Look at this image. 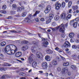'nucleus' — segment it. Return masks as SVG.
I'll return each mask as SVG.
<instances>
[{
	"instance_id": "nucleus-1",
	"label": "nucleus",
	"mask_w": 79,
	"mask_h": 79,
	"mask_svg": "<svg viewBox=\"0 0 79 79\" xmlns=\"http://www.w3.org/2000/svg\"><path fill=\"white\" fill-rule=\"evenodd\" d=\"M58 27H59V28L60 27V29H59V32H60L62 33H64V32L65 28H64V25L61 24L60 25L58 26Z\"/></svg>"
},
{
	"instance_id": "nucleus-2",
	"label": "nucleus",
	"mask_w": 79,
	"mask_h": 79,
	"mask_svg": "<svg viewBox=\"0 0 79 79\" xmlns=\"http://www.w3.org/2000/svg\"><path fill=\"white\" fill-rule=\"evenodd\" d=\"M34 56L33 54H30L28 59V61L29 63L30 64L32 62V61H33V59H34Z\"/></svg>"
},
{
	"instance_id": "nucleus-3",
	"label": "nucleus",
	"mask_w": 79,
	"mask_h": 79,
	"mask_svg": "<svg viewBox=\"0 0 79 79\" xmlns=\"http://www.w3.org/2000/svg\"><path fill=\"white\" fill-rule=\"evenodd\" d=\"M32 17V15H29L28 16V17H27L24 20L25 22H26V23H30L31 21V18Z\"/></svg>"
},
{
	"instance_id": "nucleus-4",
	"label": "nucleus",
	"mask_w": 79,
	"mask_h": 79,
	"mask_svg": "<svg viewBox=\"0 0 79 79\" xmlns=\"http://www.w3.org/2000/svg\"><path fill=\"white\" fill-rule=\"evenodd\" d=\"M51 9V6H48L46 8V10L44 11V13L47 14V13H49L50 11V10Z\"/></svg>"
},
{
	"instance_id": "nucleus-5",
	"label": "nucleus",
	"mask_w": 79,
	"mask_h": 79,
	"mask_svg": "<svg viewBox=\"0 0 79 79\" xmlns=\"http://www.w3.org/2000/svg\"><path fill=\"white\" fill-rule=\"evenodd\" d=\"M42 66L44 69H47L48 67V64H47V63L45 62H43L42 63Z\"/></svg>"
},
{
	"instance_id": "nucleus-6",
	"label": "nucleus",
	"mask_w": 79,
	"mask_h": 79,
	"mask_svg": "<svg viewBox=\"0 0 79 79\" xmlns=\"http://www.w3.org/2000/svg\"><path fill=\"white\" fill-rule=\"evenodd\" d=\"M63 46L64 47L68 48V47H70L71 46V44L69 42L66 41L64 42V44Z\"/></svg>"
},
{
	"instance_id": "nucleus-7",
	"label": "nucleus",
	"mask_w": 79,
	"mask_h": 79,
	"mask_svg": "<svg viewBox=\"0 0 79 79\" xmlns=\"http://www.w3.org/2000/svg\"><path fill=\"white\" fill-rule=\"evenodd\" d=\"M36 55L37 57L38 58H42V53H41V52H37L36 53Z\"/></svg>"
},
{
	"instance_id": "nucleus-8",
	"label": "nucleus",
	"mask_w": 79,
	"mask_h": 79,
	"mask_svg": "<svg viewBox=\"0 0 79 79\" xmlns=\"http://www.w3.org/2000/svg\"><path fill=\"white\" fill-rule=\"evenodd\" d=\"M21 55H22V52H17L15 53V56L17 57V58H19V57H20V56H21Z\"/></svg>"
},
{
	"instance_id": "nucleus-9",
	"label": "nucleus",
	"mask_w": 79,
	"mask_h": 79,
	"mask_svg": "<svg viewBox=\"0 0 79 79\" xmlns=\"http://www.w3.org/2000/svg\"><path fill=\"white\" fill-rule=\"evenodd\" d=\"M66 16H67L66 14L63 13L60 15V18L61 19H65L66 17Z\"/></svg>"
},
{
	"instance_id": "nucleus-10",
	"label": "nucleus",
	"mask_w": 79,
	"mask_h": 79,
	"mask_svg": "<svg viewBox=\"0 0 79 79\" xmlns=\"http://www.w3.org/2000/svg\"><path fill=\"white\" fill-rule=\"evenodd\" d=\"M42 46L44 47H47V46L48 45V42L46 41L42 43Z\"/></svg>"
},
{
	"instance_id": "nucleus-11",
	"label": "nucleus",
	"mask_w": 79,
	"mask_h": 79,
	"mask_svg": "<svg viewBox=\"0 0 79 79\" xmlns=\"http://www.w3.org/2000/svg\"><path fill=\"white\" fill-rule=\"evenodd\" d=\"M12 51L13 50H11V49L10 50L6 51V52L8 55H13V52H12Z\"/></svg>"
},
{
	"instance_id": "nucleus-12",
	"label": "nucleus",
	"mask_w": 79,
	"mask_h": 79,
	"mask_svg": "<svg viewBox=\"0 0 79 79\" xmlns=\"http://www.w3.org/2000/svg\"><path fill=\"white\" fill-rule=\"evenodd\" d=\"M11 48L10 46V45H7L5 48V50L6 52V51H8V50H10Z\"/></svg>"
},
{
	"instance_id": "nucleus-13",
	"label": "nucleus",
	"mask_w": 79,
	"mask_h": 79,
	"mask_svg": "<svg viewBox=\"0 0 79 79\" xmlns=\"http://www.w3.org/2000/svg\"><path fill=\"white\" fill-rule=\"evenodd\" d=\"M11 48L10 46V45H7L5 48V50L6 52V51H8V50H10Z\"/></svg>"
},
{
	"instance_id": "nucleus-14",
	"label": "nucleus",
	"mask_w": 79,
	"mask_h": 79,
	"mask_svg": "<svg viewBox=\"0 0 79 79\" xmlns=\"http://www.w3.org/2000/svg\"><path fill=\"white\" fill-rule=\"evenodd\" d=\"M35 46L32 47L31 48V52L33 53H35L37 52V50H35Z\"/></svg>"
},
{
	"instance_id": "nucleus-15",
	"label": "nucleus",
	"mask_w": 79,
	"mask_h": 79,
	"mask_svg": "<svg viewBox=\"0 0 79 79\" xmlns=\"http://www.w3.org/2000/svg\"><path fill=\"white\" fill-rule=\"evenodd\" d=\"M46 52L48 54H50L53 53V51L49 49H47L46 50Z\"/></svg>"
},
{
	"instance_id": "nucleus-16",
	"label": "nucleus",
	"mask_w": 79,
	"mask_h": 79,
	"mask_svg": "<svg viewBox=\"0 0 79 79\" xmlns=\"http://www.w3.org/2000/svg\"><path fill=\"white\" fill-rule=\"evenodd\" d=\"M57 63L58 62L56 59H54L52 61V64L53 65H57Z\"/></svg>"
},
{
	"instance_id": "nucleus-17",
	"label": "nucleus",
	"mask_w": 79,
	"mask_h": 79,
	"mask_svg": "<svg viewBox=\"0 0 79 79\" xmlns=\"http://www.w3.org/2000/svg\"><path fill=\"white\" fill-rule=\"evenodd\" d=\"M45 59L46 61H50V57L49 56H45Z\"/></svg>"
},
{
	"instance_id": "nucleus-18",
	"label": "nucleus",
	"mask_w": 79,
	"mask_h": 79,
	"mask_svg": "<svg viewBox=\"0 0 79 79\" xmlns=\"http://www.w3.org/2000/svg\"><path fill=\"white\" fill-rule=\"evenodd\" d=\"M27 46H23V47L21 48V49L22 51H25V50H26L28 48Z\"/></svg>"
},
{
	"instance_id": "nucleus-19",
	"label": "nucleus",
	"mask_w": 79,
	"mask_h": 79,
	"mask_svg": "<svg viewBox=\"0 0 79 79\" xmlns=\"http://www.w3.org/2000/svg\"><path fill=\"white\" fill-rule=\"evenodd\" d=\"M5 45H6V42L5 41L2 42L0 44L1 47H4V46H5Z\"/></svg>"
},
{
	"instance_id": "nucleus-20",
	"label": "nucleus",
	"mask_w": 79,
	"mask_h": 79,
	"mask_svg": "<svg viewBox=\"0 0 79 79\" xmlns=\"http://www.w3.org/2000/svg\"><path fill=\"white\" fill-rule=\"evenodd\" d=\"M74 36V33L73 32H71L69 35V36L70 38H73Z\"/></svg>"
},
{
	"instance_id": "nucleus-21",
	"label": "nucleus",
	"mask_w": 79,
	"mask_h": 79,
	"mask_svg": "<svg viewBox=\"0 0 79 79\" xmlns=\"http://www.w3.org/2000/svg\"><path fill=\"white\" fill-rule=\"evenodd\" d=\"M71 16H72V15L71 14H69L68 15V16L66 17V19L67 20H68L69 19H70L71 18Z\"/></svg>"
},
{
	"instance_id": "nucleus-22",
	"label": "nucleus",
	"mask_w": 79,
	"mask_h": 79,
	"mask_svg": "<svg viewBox=\"0 0 79 79\" xmlns=\"http://www.w3.org/2000/svg\"><path fill=\"white\" fill-rule=\"evenodd\" d=\"M53 14H50L49 15V17L50 18L49 19L52 20V19H53Z\"/></svg>"
},
{
	"instance_id": "nucleus-23",
	"label": "nucleus",
	"mask_w": 79,
	"mask_h": 79,
	"mask_svg": "<svg viewBox=\"0 0 79 79\" xmlns=\"http://www.w3.org/2000/svg\"><path fill=\"white\" fill-rule=\"evenodd\" d=\"M37 66V62H33L32 64V66L33 68H35Z\"/></svg>"
},
{
	"instance_id": "nucleus-24",
	"label": "nucleus",
	"mask_w": 79,
	"mask_h": 79,
	"mask_svg": "<svg viewBox=\"0 0 79 79\" xmlns=\"http://www.w3.org/2000/svg\"><path fill=\"white\" fill-rule=\"evenodd\" d=\"M59 27H57L55 28H52V31H57L59 29Z\"/></svg>"
},
{
	"instance_id": "nucleus-25",
	"label": "nucleus",
	"mask_w": 79,
	"mask_h": 79,
	"mask_svg": "<svg viewBox=\"0 0 79 79\" xmlns=\"http://www.w3.org/2000/svg\"><path fill=\"white\" fill-rule=\"evenodd\" d=\"M71 68L72 69H76L77 68L76 66L75 65H72L71 66Z\"/></svg>"
},
{
	"instance_id": "nucleus-26",
	"label": "nucleus",
	"mask_w": 79,
	"mask_h": 79,
	"mask_svg": "<svg viewBox=\"0 0 79 79\" xmlns=\"http://www.w3.org/2000/svg\"><path fill=\"white\" fill-rule=\"evenodd\" d=\"M60 18V16L58 15L55 16L54 17V19L56 20V21H58L59 19Z\"/></svg>"
},
{
	"instance_id": "nucleus-27",
	"label": "nucleus",
	"mask_w": 79,
	"mask_h": 79,
	"mask_svg": "<svg viewBox=\"0 0 79 79\" xmlns=\"http://www.w3.org/2000/svg\"><path fill=\"white\" fill-rule=\"evenodd\" d=\"M40 13V11H36L35 14L33 15V16H37V14H39Z\"/></svg>"
},
{
	"instance_id": "nucleus-28",
	"label": "nucleus",
	"mask_w": 79,
	"mask_h": 79,
	"mask_svg": "<svg viewBox=\"0 0 79 79\" xmlns=\"http://www.w3.org/2000/svg\"><path fill=\"white\" fill-rule=\"evenodd\" d=\"M4 65L5 66H11V64L7 63H5L4 64Z\"/></svg>"
},
{
	"instance_id": "nucleus-29",
	"label": "nucleus",
	"mask_w": 79,
	"mask_h": 79,
	"mask_svg": "<svg viewBox=\"0 0 79 79\" xmlns=\"http://www.w3.org/2000/svg\"><path fill=\"white\" fill-rule=\"evenodd\" d=\"M61 6H55V9L56 10H60V7Z\"/></svg>"
},
{
	"instance_id": "nucleus-30",
	"label": "nucleus",
	"mask_w": 79,
	"mask_h": 79,
	"mask_svg": "<svg viewBox=\"0 0 79 79\" xmlns=\"http://www.w3.org/2000/svg\"><path fill=\"white\" fill-rule=\"evenodd\" d=\"M9 46L11 50V49L12 48H13V47H16V46L13 44H10L9 45Z\"/></svg>"
},
{
	"instance_id": "nucleus-31",
	"label": "nucleus",
	"mask_w": 79,
	"mask_h": 79,
	"mask_svg": "<svg viewBox=\"0 0 79 79\" xmlns=\"http://www.w3.org/2000/svg\"><path fill=\"white\" fill-rule=\"evenodd\" d=\"M77 22H75L73 24V27H77Z\"/></svg>"
},
{
	"instance_id": "nucleus-32",
	"label": "nucleus",
	"mask_w": 79,
	"mask_h": 79,
	"mask_svg": "<svg viewBox=\"0 0 79 79\" xmlns=\"http://www.w3.org/2000/svg\"><path fill=\"white\" fill-rule=\"evenodd\" d=\"M0 13H3V14H6V11L5 10H0Z\"/></svg>"
},
{
	"instance_id": "nucleus-33",
	"label": "nucleus",
	"mask_w": 79,
	"mask_h": 79,
	"mask_svg": "<svg viewBox=\"0 0 79 79\" xmlns=\"http://www.w3.org/2000/svg\"><path fill=\"white\" fill-rule=\"evenodd\" d=\"M72 8H73V10H77V9L78 8V7H77V6H73L72 7Z\"/></svg>"
},
{
	"instance_id": "nucleus-34",
	"label": "nucleus",
	"mask_w": 79,
	"mask_h": 79,
	"mask_svg": "<svg viewBox=\"0 0 79 79\" xmlns=\"http://www.w3.org/2000/svg\"><path fill=\"white\" fill-rule=\"evenodd\" d=\"M55 6H61V4L60 3H58V2H56L55 4Z\"/></svg>"
},
{
	"instance_id": "nucleus-35",
	"label": "nucleus",
	"mask_w": 79,
	"mask_h": 79,
	"mask_svg": "<svg viewBox=\"0 0 79 79\" xmlns=\"http://www.w3.org/2000/svg\"><path fill=\"white\" fill-rule=\"evenodd\" d=\"M12 7L13 9H16V8H17V6L15 4H14L12 5Z\"/></svg>"
},
{
	"instance_id": "nucleus-36",
	"label": "nucleus",
	"mask_w": 79,
	"mask_h": 79,
	"mask_svg": "<svg viewBox=\"0 0 79 79\" xmlns=\"http://www.w3.org/2000/svg\"><path fill=\"white\" fill-rule=\"evenodd\" d=\"M51 19H49L48 20H47L46 21V24H49L50 22H51Z\"/></svg>"
},
{
	"instance_id": "nucleus-37",
	"label": "nucleus",
	"mask_w": 79,
	"mask_h": 79,
	"mask_svg": "<svg viewBox=\"0 0 79 79\" xmlns=\"http://www.w3.org/2000/svg\"><path fill=\"white\" fill-rule=\"evenodd\" d=\"M26 15H27V13L26 12H24L22 14V16L23 17H24V16H26Z\"/></svg>"
},
{
	"instance_id": "nucleus-38",
	"label": "nucleus",
	"mask_w": 79,
	"mask_h": 79,
	"mask_svg": "<svg viewBox=\"0 0 79 79\" xmlns=\"http://www.w3.org/2000/svg\"><path fill=\"white\" fill-rule=\"evenodd\" d=\"M17 10L18 11H20L22 10V9H21V7H19L17 8Z\"/></svg>"
},
{
	"instance_id": "nucleus-39",
	"label": "nucleus",
	"mask_w": 79,
	"mask_h": 79,
	"mask_svg": "<svg viewBox=\"0 0 79 79\" xmlns=\"http://www.w3.org/2000/svg\"><path fill=\"white\" fill-rule=\"evenodd\" d=\"M72 4V2H71V1H69V2L68 7H70Z\"/></svg>"
},
{
	"instance_id": "nucleus-40",
	"label": "nucleus",
	"mask_w": 79,
	"mask_h": 79,
	"mask_svg": "<svg viewBox=\"0 0 79 79\" xmlns=\"http://www.w3.org/2000/svg\"><path fill=\"white\" fill-rule=\"evenodd\" d=\"M10 32H12V33H14V32L15 33H18V31H17L15 30H11Z\"/></svg>"
},
{
	"instance_id": "nucleus-41",
	"label": "nucleus",
	"mask_w": 79,
	"mask_h": 79,
	"mask_svg": "<svg viewBox=\"0 0 79 79\" xmlns=\"http://www.w3.org/2000/svg\"><path fill=\"white\" fill-rule=\"evenodd\" d=\"M62 6L63 8L65 7V2H63L62 3Z\"/></svg>"
},
{
	"instance_id": "nucleus-42",
	"label": "nucleus",
	"mask_w": 79,
	"mask_h": 79,
	"mask_svg": "<svg viewBox=\"0 0 79 79\" xmlns=\"http://www.w3.org/2000/svg\"><path fill=\"white\" fill-rule=\"evenodd\" d=\"M74 20H75V19H73L70 22V25H73V22L74 21Z\"/></svg>"
},
{
	"instance_id": "nucleus-43",
	"label": "nucleus",
	"mask_w": 79,
	"mask_h": 79,
	"mask_svg": "<svg viewBox=\"0 0 79 79\" xmlns=\"http://www.w3.org/2000/svg\"><path fill=\"white\" fill-rule=\"evenodd\" d=\"M8 77V76L7 75H4L3 76L1 77V79H3L4 78H6Z\"/></svg>"
},
{
	"instance_id": "nucleus-44",
	"label": "nucleus",
	"mask_w": 79,
	"mask_h": 79,
	"mask_svg": "<svg viewBox=\"0 0 79 79\" xmlns=\"http://www.w3.org/2000/svg\"><path fill=\"white\" fill-rule=\"evenodd\" d=\"M17 48H16L15 50H12V52H13V54H15V53L16 52V51H17Z\"/></svg>"
},
{
	"instance_id": "nucleus-45",
	"label": "nucleus",
	"mask_w": 79,
	"mask_h": 79,
	"mask_svg": "<svg viewBox=\"0 0 79 79\" xmlns=\"http://www.w3.org/2000/svg\"><path fill=\"white\" fill-rule=\"evenodd\" d=\"M22 44H27L28 43V41L26 40L23 41L22 42Z\"/></svg>"
},
{
	"instance_id": "nucleus-46",
	"label": "nucleus",
	"mask_w": 79,
	"mask_h": 79,
	"mask_svg": "<svg viewBox=\"0 0 79 79\" xmlns=\"http://www.w3.org/2000/svg\"><path fill=\"white\" fill-rule=\"evenodd\" d=\"M2 8L3 10H5L6 8V6L5 5H4L2 6Z\"/></svg>"
},
{
	"instance_id": "nucleus-47",
	"label": "nucleus",
	"mask_w": 79,
	"mask_h": 79,
	"mask_svg": "<svg viewBox=\"0 0 79 79\" xmlns=\"http://www.w3.org/2000/svg\"><path fill=\"white\" fill-rule=\"evenodd\" d=\"M59 56L62 60H65V58H64L63 57H62L61 55H60Z\"/></svg>"
},
{
	"instance_id": "nucleus-48",
	"label": "nucleus",
	"mask_w": 79,
	"mask_h": 79,
	"mask_svg": "<svg viewBox=\"0 0 79 79\" xmlns=\"http://www.w3.org/2000/svg\"><path fill=\"white\" fill-rule=\"evenodd\" d=\"M72 58H77V56L76 55H73L72 56Z\"/></svg>"
},
{
	"instance_id": "nucleus-49",
	"label": "nucleus",
	"mask_w": 79,
	"mask_h": 79,
	"mask_svg": "<svg viewBox=\"0 0 79 79\" xmlns=\"http://www.w3.org/2000/svg\"><path fill=\"white\" fill-rule=\"evenodd\" d=\"M72 47L73 49H76V48H77V46L76 45H73L72 46Z\"/></svg>"
},
{
	"instance_id": "nucleus-50",
	"label": "nucleus",
	"mask_w": 79,
	"mask_h": 79,
	"mask_svg": "<svg viewBox=\"0 0 79 79\" xmlns=\"http://www.w3.org/2000/svg\"><path fill=\"white\" fill-rule=\"evenodd\" d=\"M55 25H56L55 22H53L52 23V26H55Z\"/></svg>"
},
{
	"instance_id": "nucleus-51",
	"label": "nucleus",
	"mask_w": 79,
	"mask_h": 79,
	"mask_svg": "<svg viewBox=\"0 0 79 79\" xmlns=\"http://www.w3.org/2000/svg\"><path fill=\"white\" fill-rule=\"evenodd\" d=\"M20 74V75H22L23 76H25V74L24 73H21Z\"/></svg>"
},
{
	"instance_id": "nucleus-52",
	"label": "nucleus",
	"mask_w": 79,
	"mask_h": 79,
	"mask_svg": "<svg viewBox=\"0 0 79 79\" xmlns=\"http://www.w3.org/2000/svg\"><path fill=\"white\" fill-rule=\"evenodd\" d=\"M40 21H41L44 22V21H45V19L44 18H41L40 19Z\"/></svg>"
},
{
	"instance_id": "nucleus-53",
	"label": "nucleus",
	"mask_w": 79,
	"mask_h": 79,
	"mask_svg": "<svg viewBox=\"0 0 79 79\" xmlns=\"http://www.w3.org/2000/svg\"><path fill=\"white\" fill-rule=\"evenodd\" d=\"M35 20L36 22L38 23L39 21V19L38 18H36L35 19Z\"/></svg>"
},
{
	"instance_id": "nucleus-54",
	"label": "nucleus",
	"mask_w": 79,
	"mask_h": 79,
	"mask_svg": "<svg viewBox=\"0 0 79 79\" xmlns=\"http://www.w3.org/2000/svg\"><path fill=\"white\" fill-rule=\"evenodd\" d=\"M60 48H58V47H56L55 48V50H56V51H57V52H58V51L59 50Z\"/></svg>"
},
{
	"instance_id": "nucleus-55",
	"label": "nucleus",
	"mask_w": 79,
	"mask_h": 79,
	"mask_svg": "<svg viewBox=\"0 0 79 79\" xmlns=\"http://www.w3.org/2000/svg\"><path fill=\"white\" fill-rule=\"evenodd\" d=\"M58 52L59 53H62V50L59 49V51Z\"/></svg>"
},
{
	"instance_id": "nucleus-56",
	"label": "nucleus",
	"mask_w": 79,
	"mask_h": 79,
	"mask_svg": "<svg viewBox=\"0 0 79 79\" xmlns=\"http://www.w3.org/2000/svg\"><path fill=\"white\" fill-rule=\"evenodd\" d=\"M66 70H63L62 71V74H64L65 73Z\"/></svg>"
},
{
	"instance_id": "nucleus-57",
	"label": "nucleus",
	"mask_w": 79,
	"mask_h": 79,
	"mask_svg": "<svg viewBox=\"0 0 79 79\" xmlns=\"http://www.w3.org/2000/svg\"><path fill=\"white\" fill-rule=\"evenodd\" d=\"M52 67H53V66H52V64H50L49 65V68H52Z\"/></svg>"
},
{
	"instance_id": "nucleus-58",
	"label": "nucleus",
	"mask_w": 79,
	"mask_h": 79,
	"mask_svg": "<svg viewBox=\"0 0 79 79\" xmlns=\"http://www.w3.org/2000/svg\"><path fill=\"white\" fill-rule=\"evenodd\" d=\"M75 21H79V18H77L75 19Z\"/></svg>"
},
{
	"instance_id": "nucleus-59",
	"label": "nucleus",
	"mask_w": 79,
	"mask_h": 79,
	"mask_svg": "<svg viewBox=\"0 0 79 79\" xmlns=\"http://www.w3.org/2000/svg\"><path fill=\"white\" fill-rule=\"evenodd\" d=\"M66 66H69V62H66Z\"/></svg>"
},
{
	"instance_id": "nucleus-60",
	"label": "nucleus",
	"mask_w": 79,
	"mask_h": 79,
	"mask_svg": "<svg viewBox=\"0 0 79 79\" xmlns=\"http://www.w3.org/2000/svg\"><path fill=\"white\" fill-rule=\"evenodd\" d=\"M69 13H72V9H70L69 10Z\"/></svg>"
},
{
	"instance_id": "nucleus-61",
	"label": "nucleus",
	"mask_w": 79,
	"mask_h": 79,
	"mask_svg": "<svg viewBox=\"0 0 79 79\" xmlns=\"http://www.w3.org/2000/svg\"><path fill=\"white\" fill-rule=\"evenodd\" d=\"M11 14H12V15H15V11H13L11 12Z\"/></svg>"
},
{
	"instance_id": "nucleus-62",
	"label": "nucleus",
	"mask_w": 79,
	"mask_h": 79,
	"mask_svg": "<svg viewBox=\"0 0 79 79\" xmlns=\"http://www.w3.org/2000/svg\"><path fill=\"white\" fill-rule=\"evenodd\" d=\"M15 0H10V4H11V3H13V2H14V1Z\"/></svg>"
},
{
	"instance_id": "nucleus-63",
	"label": "nucleus",
	"mask_w": 79,
	"mask_h": 79,
	"mask_svg": "<svg viewBox=\"0 0 79 79\" xmlns=\"http://www.w3.org/2000/svg\"><path fill=\"white\" fill-rule=\"evenodd\" d=\"M21 6V9H22V10H24V7L23 6Z\"/></svg>"
},
{
	"instance_id": "nucleus-64",
	"label": "nucleus",
	"mask_w": 79,
	"mask_h": 79,
	"mask_svg": "<svg viewBox=\"0 0 79 79\" xmlns=\"http://www.w3.org/2000/svg\"><path fill=\"white\" fill-rule=\"evenodd\" d=\"M71 52H70V51H69V52H67V54L68 55H71Z\"/></svg>"
}]
</instances>
